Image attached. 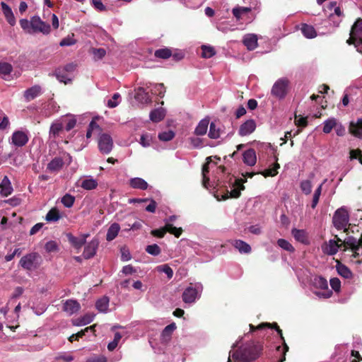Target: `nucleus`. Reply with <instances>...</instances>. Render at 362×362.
<instances>
[{"instance_id":"nucleus-14","label":"nucleus","mask_w":362,"mask_h":362,"mask_svg":"<svg viewBox=\"0 0 362 362\" xmlns=\"http://www.w3.org/2000/svg\"><path fill=\"white\" fill-rule=\"evenodd\" d=\"M245 181L242 180L235 179L231 185H230V189H227L228 193L230 194V197L238 198L240 195V192L245 189L243 182Z\"/></svg>"},{"instance_id":"nucleus-52","label":"nucleus","mask_w":362,"mask_h":362,"mask_svg":"<svg viewBox=\"0 0 362 362\" xmlns=\"http://www.w3.org/2000/svg\"><path fill=\"white\" fill-rule=\"evenodd\" d=\"M20 25L22 29L28 34H33V27L31 20L28 21L25 18L20 20Z\"/></svg>"},{"instance_id":"nucleus-38","label":"nucleus","mask_w":362,"mask_h":362,"mask_svg":"<svg viewBox=\"0 0 362 362\" xmlns=\"http://www.w3.org/2000/svg\"><path fill=\"white\" fill-rule=\"evenodd\" d=\"M338 122L334 117H329L323 122L322 131L325 134H329L333 129H335Z\"/></svg>"},{"instance_id":"nucleus-3","label":"nucleus","mask_w":362,"mask_h":362,"mask_svg":"<svg viewBox=\"0 0 362 362\" xmlns=\"http://www.w3.org/2000/svg\"><path fill=\"white\" fill-rule=\"evenodd\" d=\"M347 43L354 44L357 51L362 53V20L356 21L352 26Z\"/></svg>"},{"instance_id":"nucleus-39","label":"nucleus","mask_w":362,"mask_h":362,"mask_svg":"<svg viewBox=\"0 0 362 362\" xmlns=\"http://www.w3.org/2000/svg\"><path fill=\"white\" fill-rule=\"evenodd\" d=\"M100 132H101V128L97 124V122L94 119H93L88 125V128L87 133H86V137L88 139H89L92 136V135H95V134L100 135L101 134Z\"/></svg>"},{"instance_id":"nucleus-42","label":"nucleus","mask_w":362,"mask_h":362,"mask_svg":"<svg viewBox=\"0 0 362 362\" xmlns=\"http://www.w3.org/2000/svg\"><path fill=\"white\" fill-rule=\"evenodd\" d=\"M62 216L57 208H52L47 214L45 220L47 222H56L61 218Z\"/></svg>"},{"instance_id":"nucleus-35","label":"nucleus","mask_w":362,"mask_h":362,"mask_svg":"<svg viewBox=\"0 0 362 362\" xmlns=\"http://www.w3.org/2000/svg\"><path fill=\"white\" fill-rule=\"evenodd\" d=\"M233 245L240 252L243 254H249L251 252V247L247 243L241 240H234Z\"/></svg>"},{"instance_id":"nucleus-5","label":"nucleus","mask_w":362,"mask_h":362,"mask_svg":"<svg viewBox=\"0 0 362 362\" xmlns=\"http://www.w3.org/2000/svg\"><path fill=\"white\" fill-rule=\"evenodd\" d=\"M332 222L337 230H347L349 222V215L346 209L344 206L338 209L333 216Z\"/></svg>"},{"instance_id":"nucleus-23","label":"nucleus","mask_w":362,"mask_h":362,"mask_svg":"<svg viewBox=\"0 0 362 362\" xmlns=\"http://www.w3.org/2000/svg\"><path fill=\"white\" fill-rule=\"evenodd\" d=\"M336 270L337 274L346 279H351L353 277V273L348 267L337 261Z\"/></svg>"},{"instance_id":"nucleus-33","label":"nucleus","mask_w":362,"mask_h":362,"mask_svg":"<svg viewBox=\"0 0 362 362\" xmlns=\"http://www.w3.org/2000/svg\"><path fill=\"white\" fill-rule=\"evenodd\" d=\"M120 230V226L117 223H114L110 225L107 229L106 240L107 241L113 240L118 235Z\"/></svg>"},{"instance_id":"nucleus-61","label":"nucleus","mask_w":362,"mask_h":362,"mask_svg":"<svg viewBox=\"0 0 362 362\" xmlns=\"http://www.w3.org/2000/svg\"><path fill=\"white\" fill-rule=\"evenodd\" d=\"M146 251L147 253L153 255L157 256L160 253V248L157 244H153L148 245L146 248Z\"/></svg>"},{"instance_id":"nucleus-49","label":"nucleus","mask_w":362,"mask_h":362,"mask_svg":"<svg viewBox=\"0 0 362 362\" xmlns=\"http://www.w3.org/2000/svg\"><path fill=\"white\" fill-rule=\"evenodd\" d=\"M279 168H280L279 164L277 163H275L272 168L267 169L259 173L262 174L264 177H269V176L274 177L276 175H277L278 170L279 169Z\"/></svg>"},{"instance_id":"nucleus-36","label":"nucleus","mask_w":362,"mask_h":362,"mask_svg":"<svg viewBox=\"0 0 362 362\" xmlns=\"http://www.w3.org/2000/svg\"><path fill=\"white\" fill-rule=\"evenodd\" d=\"M60 120L63 122V127H65L66 131L72 129L76 124V119L74 115L64 116Z\"/></svg>"},{"instance_id":"nucleus-46","label":"nucleus","mask_w":362,"mask_h":362,"mask_svg":"<svg viewBox=\"0 0 362 362\" xmlns=\"http://www.w3.org/2000/svg\"><path fill=\"white\" fill-rule=\"evenodd\" d=\"M327 180H325L315 190L313 201L311 204V207L313 209H315L316 206L317 205V203L319 202L320 197L322 193V186L326 182Z\"/></svg>"},{"instance_id":"nucleus-22","label":"nucleus","mask_w":362,"mask_h":362,"mask_svg":"<svg viewBox=\"0 0 362 362\" xmlns=\"http://www.w3.org/2000/svg\"><path fill=\"white\" fill-rule=\"evenodd\" d=\"M257 36L250 33L243 37V42L249 50H253L257 47Z\"/></svg>"},{"instance_id":"nucleus-55","label":"nucleus","mask_w":362,"mask_h":362,"mask_svg":"<svg viewBox=\"0 0 362 362\" xmlns=\"http://www.w3.org/2000/svg\"><path fill=\"white\" fill-rule=\"evenodd\" d=\"M158 139L163 141H169L175 136V133L172 130L165 131L158 134Z\"/></svg>"},{"instance_id":"nucleus-60","label":"nucleus","mask_w":362,"mask_h":362,"mask_svg":"<svg viewBox=\"0 0 362 362\" xmlns=\"http://www.w3.org/2000/svg\"><path fill=\"white\" fill-rule=\"evenodd\" d=\"M152 93L163 97L165 89L163 83H157L153 85V88L151 90Z\"/></svg>"},{"instance_id":"nucleus-18","label":"nucleus","mask_w":362,"mask_h":362,"mask_svg":"<svg viewBox=\"0 0 362 362\" xmlns=\"http://www.w3.org/2000/svg\"><path fill=\"white\" fill-rule=\"evenodd\" d=\"M251 10L250 7L236 6L233 8L232 13L237 21H241L247 18Z\"/></svg>"},{"instance_id":"nucleus-47","label":"nucleus","mask_w":362,"mask_h":362,"mask_svg":"<svg viewBox=\"0 0 362 362\" xmlns=\"http://www.w3.org/2000/svg\"><path fill=\"white\" fill-rule=\"evenodd\" d=\"M156 270L160 273H164L170 279L173 276V270L168 264H162L156 267Z\"/></svg>"},{"instance_id":"nucleus-13","label":"nucleus","mask_w":362,"mask_h":362,"mask_svg":"<svg viewBox=\"0 0 362 362\" xmlns=\"http://www.w3.org/2000/svg\"><path fill=\"white\" fill-rule=\"evenodd\" d=\"M98 245L99 242L97 239L91 240L86 245L83 252V257L87 259L92 258L96 253Z\"/></svg>"},{"instance_id":"nucleus-12","label":"nucleus","mask_w":362,"mask_h":362,"mask_svg":"<svg viewBox=\"0 0 362 362\" xmlns=\"http://www.w3.org/2000/svg\"><path fill=\"white\" fill-rule=\"evenodd\" d=\"M342 242L341 239L337 238V240H329L328 242L325 243L322 245V252L328 255H334L337 253L342 244H339ZM344 245V243H343Z\"/></svg>"},{"instance_id":"nucleus-26","label":"nucleus","mask_w":362,"mask_h":362,"mask_svg":"<svg viewBox=\"0 0 362 362\" xmlns=\"http://www.w3.org/2000/svg\"><path fill=\"white\" fill-rule=\"evenodd\" d=\"M42 88L40 86L35 85L27 89L24 93V97L27 101H30L40 95Z\"/></svg>"},{"instance_id":"nucleus-64","label":"nucleus","mask_w":362,"mask_h":362,"mask_svg":"<svg viewBox=\"0 0 362 362\" xmlns=\"http://www.w3.org/2000/svg\"><path fill=\"white\" fill-rule=\"evenodd\" d=\"M45 248L48 252H56L59 250L57 243L53 240L48 241L45 244Z\"/></svg>"},{"instance_id":"nucleus-59","label":"nucleus","mask_w":362,"mask_h":362,"mask_svg":"<svg viewBox=\"0 0 362 362\" xmlns=\"http://www.w3.org/2000/svg\"><path fill=\"white\" fill-rule=\"evenodd\" d=\"M167 232L173 234L176 238H179L182 234V228H177L171 223H167Z\"/></svg>"},{"instance_id":"nucleus-24","label":"nucleus","mask_w":362,"mask_h":362,"mask_svg":"<svg viewBox=\"0 0 362 362\" xmlns=\"http://www.w3.org/2000/svg\"><path fill=\"white\" fill-rule=\"evenodd\" d=\"M134 98L142 104H147L151 102L148 93L143 87H139L135 90Z\"/></svg>"},{"instance_id":"nucleus-15","label":"nucleus","mask_w":362,"mask_h":362,"mask_svg":"<svg viewBox=\"0 0 362 362\" xmlns=\"http://www.w3.org/2000/svg\"><path fill=\"white\" fill-rule=\"evenodd\" d=\"M256 129V122L254 119H247L243 123L239 128L238 134L241 136L252 134Z\"/></svg>"},{"instance_id":"nucleus-16","label":"nucleus","mask_w":362,"mask_h":362,"mask_svg":"<svg viewBox=\"0 0 362 362\" xmlns=\"http://www.w3.org/2000/svg\"><path fill=\"white\" fill-rule=\"evenodd\" d=\"M327 9L329 11V19L331 21H334L335 16L338 18L336 21H334L335 25L337 26L341 21V18L342 16V12L339 6H337V2H330L327 7Z\"/></svg>"},{"instance_id":"nucleus-34","label":"nucleus","mask_w":362,"mask_h":362,"mask_svg":"<svg viewBox=\"0 0 362 362\" xmlns=\"http://www.w3.org/2000/svg\"><path fill=\"white\" fill-rule=\"evenodd\" d=\"M66 236L71 245L77 250L81 249L86 243L84 238H81L80 236L76 237L71 233H68Z\"/></svg>"},{"instance_id":"nucleus-29","label":"nucleus","mask_w":362,"mask_h":362,"mask_svg":"<svg viewBox=\"0 0 362 362\" xmlns=\"http://www.w3.org/2000/svg\"><path fill=\"white\" fill-rule=\"evenodd\" d=\"M129 185L131 187L134 189H138L141 190L146 189L148 187V183L141 177H134L130 179Z\"/></svg>"},{"instance_id":"nucleus-48","label":"nucleus","mask_w":362,"mask_h":362,"mask_svg":"<svg viewBox=\"0 0 362 362\" xmlns=\"http://www.w3.org/2000/svg\"><path fill=\"white\" fill-rule=\"evenodd\" d=\"M202 56L204 58H206V59L211 58L213 56H214L216 54V51H215L214 48L211 46L202 45Z\"/></svg>"},{"instance_id":"nucleus-28","label":"nucleus","mask_w":362,"mask_h":362,"mask_svg":"<svg viewBox=\"0 0 362 362\" xmlns=\"http://www.w3.org/2000/svg\"><path fill=\"white\" fill-rule=\"evenodd\" d=\"M300 30L303 36L308 39L314 38L317 36V32L315 28L306 23L301 25Z\"/></svg>"},{"instance_id":"nucleus-30","label":"nucleus","mask_w":362,"mask_h":362,"mask_svg":"<svg viewBox=\"0 0 362 362\" xmlns=\"http://www.w3.org/2000/svg\"><path fill=\"white\" fill-rule=\"evenodd\" d=\"M94 318V315L92 314H86L83 317L73 319L71 320L72 324L74 326H84L90 323Z\"/></svg>"},{"instance_id":"nucleus-62","label":"nucleus","mask_w":362,"mask_h":362,"mask_svg":"<svg viewBox=\"0 0 362 362\" xmlns=\"http://www.w3.org/2000/svg\"><path fill=\"white\" fill-rule=\"evenodd\" d=\"M120 95L118 93H115L112 98L108 100L107 106L110 108L117 107L119 103Z\"/></svg>"},{"instance_id":"nucleus-2","label":"nucleus","mask_w":362,"mask_h":362,"mask_svg":"<svg viewBox=\"0 0 362 362\" xmlns=\"http://www.w3.org/2000/svg\"><path fill=\"white\" fill-rule=\"evenodd\" d=\"M314 294L320 298H329L332 296V291L329 288L327 281L321 276H314L310 281Z\"/></svg>"},{"instance_id":"nucleus-43","label":"nucleus","mask_w":362,"mask_h":362,"mask_svg":"<svg viewBox=\"0 0 362 362\" xmlns=\"http://www.w3.org/2000/svg\"><path fill=\"white\" fill-rule=\"evenodd\" d=\"M63 122L60 119L53 122L49 129V136L55 137L63 129Z\"/></svg>"},{"instance_id":"nucleus-31","label":"nucleus","mask_w":362,"mask_h":362,"mask_svg":"<svg viewBox=\"0 0 362 362\" xmlns=\"http://www.w3.org/2000/svg\"><path fill=\"white\" fill-rule=\"evenodd\" d=\"M165 110L163 108H157L150 112V119L153 122H158L164 119Z\"/></svg>"},{"instance_id":"nucleus-9","label":"nucleus","mask_w":362,"mask_h":362,"mask_svg":"<svg viewBox=\"0 0 362 362\" xmlns=\"http://www.w3.org/2000/svg\"><path fill=\"white\" fill-rule=\"evenodd\" d=\"M98 145L100 153L109 154L113 148V140L110 134L103 133L99 136Z\"/></svg>"},{"instance_id":"nucleus-45","label":"nucleus","mask_w":362,"mask_h":362,"mask_svg":"<svg viewBox=\"0 0 362 362\" xmlns=\"http://www.w3.org/2000/svg\"><path fill=\"white\" fill-rule=\"evenodd\" d=\"M96 308L100 312H107L109 306V298L107 297H103L96 302Z\"/></svg>"},{"instance_id":"nucleus-20","label":"nucleus","mask_w":362,"mask_h":362,"mask_svg":"<svg viewBox=\"0 0 362 362\" xmlns=\"http://www.w3.org/2000/svg\"><path fill=\"white\" fill-rule=\"evenodd\" d=\"M13 192V187L11 181L7 176H4L0 183V194L2 197H6L11 194Z\"/></svg>"},{"instance_id":"nucleus-32","label":"nucleus","mask_w":362,"mask_h":362,"mask_svg":"<svg viewBox=\"0 0 362 362\" xmlns=\"http://www.w3.org/2000/svg\"><path fill=\"white\" fill-rule=\"evenodd\" d=\"M175 329L176 325L174 322L166 326L161 333V341L163 342H168L170 339L171 335Z\"/></svg>"},{"instance_id":"nucleus-10","label":"nucleus","mask_w":362,"mask_h":362,"mask_svg":"<svg viewBox=\"0 0 362 362\" xmlns=\"http://www.w3.org/2000/svg\"><path fill=\"white\" fill-rule=\"evenodd\" d=\"M344 251L348 248L351 250L354 258L362 255V245H361L360 242L353 236H349L344 239Z\"/></svg>"},{"instance_id":"nucleus-4","label":"nucleus","mask_w":362,"mask_h":362,"mask_svg":"<svg viewBox=\"0 0 362 362\" xmlns=\"http://www.w3.org/2000/svg\"><path fill=\"white\" fill-rule=\"evenodd\" d=\"M203 291V286L201 283L190 284L186 288L182 293V300L185 303H192L199 299Z\"/></svg>"},{"instance_id":"nucleus-8","label":"nucleus","mask_w":362,"mask_h":362,"mask_svg":"<svg viewBox=\"0 0 362 362\" xmlns=\"http://www.w3.org/2000/svg\"><path fill=\"white\" fill-rule=\"evenodd\" d=\"M29 141V132L27 129L17 130L13 132L11 138V144L16 147H23Z\"/></svg>"},{"instance_id":"nucleus-11","label":"nucleus","mask_w":362,"mask_h":362,"mask_svg":"<svg viewBox=\"0 0 362 362\" xmlns=\"http://www.w3.org/2000/svg\"><path fill=\"white\" fill-rule=\"evenodd\" d=\"M31 23L33 27V34L41 33L44 35H47L50 33V25L42 21L37 16H35L31 18Z\"/></svg>"},{"instance_id":"nucleus-40","label":"nucleus","mask_w":362,"mask_h":362,"mask_svg":"<svg viewBox=\"0 0 362 362\" xmlns=\"http://www.w3.org/2000/svg\"><path fill=\"white\" fill-rule=\"evenodd\" d=\"M63 165V160L59 157H56L48 163L47 169L51 172L58 171L62 168Z\"/></svg>"},{"instance_id":"nucleus-44","label":"nucleus","mask_w":362,"mask_h":362,"mask_svg":"<svg viewBox=\"0 0 362 362\" xmlns=\"http://www.w3.org/2000/svg\"><path fill=\"white\" fill-rule=\"evenodd\" d=\"M208 136L213 139H218L221 136V129L214 122L210 124Z\"/></svg>"},{"instance_id":"nucleus-50","label":"nucleus","mask_w":362,"mask_h":362,"mask_svg":"<svg viewBox=\"0 0 362 362\" xmlns=\"http://www.w3.org/2000/svg\"><path fill=\"white\" fill-rule=\"evenodd\" d=\"M277 244L281 248H282L284 250H286L290 252H293L295 251V249L293 247V245L285 239H279L277 240Z\"/></svg>"},{"instance_id":"nucleus-19","label":"nucleus","mask_w":362,"mask_h":362,"mask_svg":"<svg viewBox=\"0 0 362 362\" xmlns=\"http://www.w3.org/2000/svg\"><path fill=\"white\" fill-rule=\"evenodd\" d=\"M243 161L248 166H254L257 162L256 153L254 149L250 148L243 153Z\"/></svg>"},{"instance_id":"nucleus-6","label":"nucleus","mask_w":362,"mask_h":362,"mask_svg":"<svg viewBox=\"0 0 362 362\" xmlns=\"http://www.w3.org/2000/svg\"><path fill=\"white\" fill-rule=\"evenodd\" d=\"M41 263V257L37 252H30L21 257L19 265L24 269L33 271L36 269Z\"/></svg>"},{"instance_id":"nucleus-51","label":"nucleus","mask_w":362,"mask_h":362,"mask_svg":"<svg viewBox=\"0 0 362 362\" xmlns=\"http://www.w3.org/2000/svg\"><path fill=\"white\" fill-rule=\"evenodd\" d=\"M13 70L11 64L7 62H0V74L4 77L8 76Z\"/></svg>"},{"instance_id":"nucleus-25","label":"nucleus","mask_w":362,"mask_h":362,"mask_svg":"<svg viewBox=\"0 0 362 362\" xmlns=\"http://www.w3.org/2000/svg\"><path fill=\"white\" fill-rule=\"evenodd\" d=\"M1 6L3 13L8 23L12 26L16 24V18L10 6L4 2H1Z\"/></svg>"},{"instance_id":"nucleus-56","label":"nucleus","mask_w":362,"mask_h":362,"mask_svg":"<svg viewBox=\"0 0 362 362\" xmlns=\"http://www.w3.org/2000/svg\"><path fill=\"white\" fill-rule=\"evenodd\" d=\"M300 189H301L302 192L305 194L308 195L311 193L312 187H313L311 181H310L308 180H303L300 182Z\"/></svg>"},{"instance_id":"nucleus-37","label":"nucleus","mask_w":362,"mask_h":362,"mask_svg":"<svg viewBox=\"0 0 362 362\" xmlns=\"http://www.w3.org/2000/svg\"><path fill=\"white\" fill-rule=\"evenodd\" d=\"M209 120L208 119H202L194 129V134L197 136L204 135L208 129Z\"/></svg>"},{"instance_id":"nucleus-7","label":"nucleus","mask_w":362,"mask_h":362,"mask_svg":"<svg viewBox=\"0 0 362 362\" xmlns=\"http://www.w3.org/2000/svg\"><path fill=\"white\" fill-rule=\"evenodd\" d=\"M288 85V81L286 78L277 80L272 88V95L278 99H283L287 93Z\"/></svg>"},{"instance_id":"nucleus-27","label":"nucleus","mask_w":362,"mask_h":362,"mask_svg":"<svg viewBox=\"0 0 362 362\" xmlns=\"http://www.w3.org/2000/svg\"><path fill=\"white\" fill-rule=\"evenodd\" d=\"M349 131L355 136L362 138V118L358 119L356 122H351Z\"/></svg>"},{"instance_id":"nucleus-58","label":"nucleus","mask_w":362,"mask_h":362,"mask_svg":"<svg viewBox=\"0 0 362 362\" xmlns=\"http://www.w3.org/2000/svg\"><path fill=\"white\" fill-rule=\"evenodd\" d=\"M172 53L170 49L168 48L160 49L155 52V56L158 58L168 59L171 56Z\"/></svg>"},{"instance_id":"nucleus-54","label":"nucleus","mask_w":362,"mask_h":362,"mask_svg":"<svg viewBox=\"0 0 362 362\" xmlns=\"http://www.w3.org/2000/svg\"><path fill=\"white\" fill-rule=\"evenodd\" d=\"M62 203L65 207H71L75 202V197L69 194H66L61 200Z\"/></svg>"},{"instance_id":"nucleus-17","label":"nucleus","mask_w":362,"mask_h":362,"mask_svg":"<svg viewBox=\"0 0 362 362\" xmlns=\"http://www.w3.org/2000/svg\"><path fill=\"white\" fill-rule=\"evenodd\" d=\"M81 308L80 304L75 300H67L63 305V310L69 315H71L77 313Z\"/></svg>"},{"instance_id":"nucleus-21","label":"nucleus","mask_w":362,"mask_h":362,"mask_svg":"<svg viewBox=\"0 0 362 362\" xmlns=\"http://www.w3.org/2000/svg\"><path fill=\"white\" fill-rule=\"evenodd\" d=\"M291 234L295 240L298 242H300L304 245H308L310 243L308 233L305 230L293 228L291 230Z\"/></svg>"},{"instance_id":"nucleus-41","label":"nucleus","mask_w":362,"mask_h":362,"mask_svg":"<svg viewBox=\"0 0 362 362\" xmlns=\"http://www.w3.org/2000/svg\"><path fill=\"white\" fill-rule=\"evenodd\" d=\"M98 181L93 177H88L81 181V187L86 190L94 189L98 186Z\"/></svg>"},{"instance_id":"nucleus-57","label":"nucleus","mask_w":362,"mask_h":362,"mask_svg":"<svg viewBox=\"0 0 362 362\" xmlns=\"http://www.w3.org/2000/svg\"><path fill=\"white\" fill-rule=\"evenodd\" d=\"M152 143V136L149 134H143L141 136L139 144L143 147H148Z\"/></svg>"},{"instance_id":"nucleus-53","label":"nucleus","mask_w":362,"mask_h":362,"mask_svg":"<svg viewBox=\"0 0 362 362\" xmlns=\"http://www.w3.org/2000/svg\"><path fill=\"white\" fill-rule=\"evenodd\" d=\"M56 77L59 81L67 84L71 81V78L65 71H57Z\"/></svg>"},{"instance_id":"nucleus-1","label":"nucleus","mask_w":362,"mask_h":362,"mask_svg":"<svg viewBox=\"0 0 362 362\" xmlns=\"http://www.w3.org/2000/svg\"><path fill=\"white\" fill-rule=\"evenodd\" d=\"M262 350V346L261 345H252L236 350L232 354V358L235 362H250L259 356Z\"/></svg>"},{"instance_id":"nucleus-63","label":"nucleus","mask_w":362,"mask_h":362,"mask_svg":"<svg viewBox=\"0 0 362 362\" xmlns=\"http://www.w3.org/2000/svg\"><path fill=\"white\" fill-rule=\"evenodd\" d=\"M329 284L332 287V289L335 292L339 293L341 290V281L337 278H332L329 280Z\"/></svg>"}]
</instances>
